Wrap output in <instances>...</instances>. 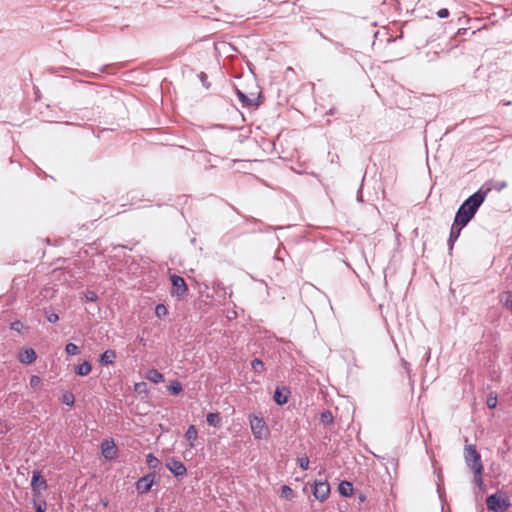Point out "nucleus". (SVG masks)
Here are the masks:
<instances>
[{
  "mask_svg": "<svg viewBox=\"0 0 512 512\" xmlns=\"http://www.w3.org/2000/svg\"><path fill=\"white\" fill-rule=\"evenodd\" d=\"M489 190H478L470 195L458 208L454 220L461 226H466L474 217L479 207L485 201Z\"/></svg>",
  "mask_w": 512,
  "mask_h": 512,
  "instance_id": "obj_1",
  "label": "nucleus"
},
{
  "mask_svg": "<svg viewBox=\"0 0 512 512\" xmlns=\"http://www.w3.org/2000/svg\"><path fill=\"white\" fill-rule=\"evenodd\" d=\"M464 458L465 462L470 467L473 472L479 473L480 470H483V465L481 461V456L476 450L475 445H466L464 449Z\"/></svg>",
  "mask_w": 512,
  "mask_h": 512,
  "instance_id": "obj_2",
  "label": "nucleus"
},
{
  "mask_svg": "<svg viewBox=\"0 0 512 512\" xmlns=\"http://www.w3.org/2000/svg\"><path fill=\"white\" fill-rule=\"evenodd\" d=\"M250 427L256 439L266 438L269 434L268 426L262 417L250 416Z\"/></svg>",
  "mask_w": 512,
  "mask_h": 512,
  "instance_id": "obj_3",
  "label": "nucleus"
},
{
  "mask_svg": "<svg viewBox=\"0 0 512 512\" xmlns=\"http://www.w3.org/2000/svg\"><path fill=\"white\" fill-rule=\"evenodd\" d=\"M172 288L171 295L177 296L178 298H182L188 293V287L183 277L173 274L170 277Z\"/></svg>",
  "mask_w": 512,
  "mask_h": 512,
  "instance_id": "obj_4",
  "label": "nucleus"
},
{
  "mask_svg": "<svg viewBox=\"0 0 512 512\" xmlns=\"http://www.w3.org/2000/svg\"><path fill=\"white\" fill-rule=\"evenodd\" d=\"M487 507L493 512H503L510 507L508 498L501 499L497 494H492L486 499Z\"/></svg>",
  "mask_w": 512,
  "mask_h": 512,
  "instance_id": "obj_5",
  "label": "nucleus"
},
{
  "mask_svg": "<svg viewBox=\"0 0 512 512\" xmlns=\"http://www.w3.org/2000/svg\"><path fill=\"white\" fill-rule=\"evenodd\" d=\"M330 493V485L327 481L316 480L313 488V495L316 499L323 502Z\"/></svg>",
  "mask_w": 512,
  "mask_h": 512,
  "instance_id": "obj_6",
  "label": "nucleus"
},
{
  "mask_svg": "<svg viewBox=\"0 0 512 512\" xmlns=\"http://www.w3.org/2000/svg\"><path fill=\"white\" fill-rule=\"evenodd\" d=\"M154 480H155V474L154 473H149V474L141 477L136 482V489H137V491L139 493H142V494L149 492L151 487L154 484Z\"/></svg>",
  "mask_w": 512,
  "mask_h": 512,
  "instance_id": "obj_7",
  "label": "nucleus"
},
{
  "mask_svg": "<svg viewBox=\"0 0 512 512\" xmlns=\"http://www.w3.org/2000/svg\"><path fill=\"white\" fill-rule=\"evenodd\" d=\"M166 467L176 477H182L187 473L185 465L176 459H171L169 462H167Z\"/></svg>",
  "mask_w": 512,
  "mask_h": 512,
  "instance_id": "obj_8",
  "label": "nucleus"
},
{
  "mask_svg": "<svg viewBox=\"0 0 512 512\" xmlns=\"http://www.w3.org/2000/svg\"><path fill=\"white\" fill-rule=\"evenodd\" d=\"M101 451H102V455L106 459H109V460L114 459L117 455V448L113 441L105 440L101 444Z\"/></svg>",
  "mask_w": 512,
  "mask_h": 512,
  "instance_id": "obj_9",
  "label": "nucleus"
},
{
  "mask_svg": "<svg viewBox=\"0 0 512 512\" xmlns=\"http://www.w3.org/2000/svg\"><path fill=\"white\" fill-rule=\"evenodd\" d=\"M465 226H461L460 223H457L455 220L451 226V229H450V235H449V238H448V246H449V250L451 251L453 249V246L455 244V242L457 241V239L459 238L460 234H461V230L464 228Z\"/></svg>",
  "mask_w": 512,
  "mask_h": 512,
  "instance_id": "obj_10",
  "label": "nucleus"
},
{
  "mask_svg": "<svg viewBox=\"0 0 512 512\" xmlns=\"http://www.w3.org/2000/svg\"><path fill=\"white\" fill-rule=\"evenodd\" d=\"M36 358L37 355L33 348H24L18 354V360L23 364H31Z\"/></svg>",
  "mask_w": 512,
  "mask_h": 512,
  "instance_id": "obj_11",
  "label": "nucleus"
},
{
  "mask_svg": "<svg viewBox=\"0 0 512 512\" xmlns=\"http://www.w3.org/2000/svg\"><path fill=\"white\" fill-rule=\"evenodd\" d=\"M31 487L34 492L39 491L41 489H43V490L47 489V482L41 476L39 471H33Z\"/></svg>",
  "mask_w": 512,
  "mask_h": 512,
  "instance_id": "obj_12",
  "label": "nucleus"
},
{
  "mask_svg": "<svg viewBox=\"0 0 512 512\" xmlns=\"http://www.w3.org/2000/svg\"><path fill=\"white\" fill-rule=\"evenodd\" d=\"M116 358V352L114 350L108 349L100 354L99 363L103 366L111 365L115 362Z\"/></svg>",
  "mask_w": 512,
  "mask_h": 512,
  "instance_id": "obj_13",
  "label": "nucleus"
},
{
  "mask_svg": "<svg viewBox=\"0 0 512 512\" xmlns=\"http://www.w3.org/2000/svg\"><path fill=\"white\" fill-rule=\"evenodd\" d=\"M289 390L286 388H276L273 399L278 405H284L288 402Z\"/></svg>",
  "mask_w": 512,
  "mask_h": 512,
  "instance_id": "obj_14",
  "label": "nucleus"
},
{
  "mask_svg": "<svg viewBox=\"0 0 512 512\" xmlns=\"http://www.w3.org/2000/svg\"><path fill=\"white\" fill-rule=\"evenodd\" d=\"M92 370V365L89 361H84L83 363L75 366L74 371L79 376H87L90 374Z\"/></svg>",
  "mask_w": 512,
  "mask_h": 512,
  "instance_id": "obj_15",
  "label": "nucleus"
},
{
  "mask_svg": "<svg viewBox=\"0 0 512 512\" xmlns=\"http://www.w3.org/2000/svg\"><path fill=\"white\" fill-rule=\"evenodd\" d=\"M338 491L340 495L348 497L353 493V485L349 481H342L338 486Z\"/></svg>",
  "mask_w": 512,
  "mask_h": 512,
  "instance_id": "obj_16",
  "label": "nucleus"
},
{
  "mask_svg": "<svg viewBox=\"0 0 512 512\" xmlns=\"http://www.w3.org/2000/svg\"><path fill=\"white\" fill-rule=\"evenodd\" d=\"M198 435L197 428L195 425H190L185 433V439L189 442L190 447H194V441Z\"/></svg>",
  "mask_w": 512,
  "mask_h": 512,
  "instance_id": "obj_17",
  "label": "nucleus"
},
{
  "mask_svg": "<svg viewBox=\"0 0 512 512\" xmlns=\"http://www.w3.org/2000/svg\"><path fill=\"white\" fill-rule=\"evenodd\" d=\"M147 379L157 384L164 381V376L157 369H150L147 373Z\"/></svg>",
  "mask_w": 512,
  "mask_h": 512,
  "instance_id": "obj_18",
  "label": "nucleus"
},
{
  "mask_svg": "<svg viewBox=\"0 0 512 512\" xmlns=\"http://www.w3.org/2000/svg\"><path fill=\"white\" fill-rule=\"evenodd\" d=\"M500 301L512 312V292L505 291L500 295Z\"/></svg>",
  "mask_w": 512,
  "mask_h": 512,
  "instance_id": "obj_19",
  "label": "nucleus"
},
{
  "mask_svg": "<svg viewBox=\"0 0 512 512\" xmlns=\"http://www.w3.org/2000/svg\"><path fill=\"white\" fill-rule=\"evenodd\" d=\"M206 421L210 426L217 427L221 423V416L219 413H208L206 416Z\"/></svg>",
  "mask_w": 512,
  "mask_h": 512,
  "instance_id": "obj_20",
  "label": "nucleus"
},
{
  "mask_svg": "<svg viewBox=\"0 0 512 512\" xmlns=\"http://www.w3.org/2000/svg\"><path fill=\"white\" fill-rule=\"evenodd\" d=\"M320 421L324 425H330L334 421V417L329 410H325L320 414Z\"/></svg>",
  "mask_w": 512,
  "mask_h": 512,
  "instance_id": "obj_21",
  "label": "nucleus"
},
{
  "mask_svg": "<svg viewBox=\"0 0 512 512\" xmlns=\"http://www.w3.org/2000/svg\"><path fill=\"white\" fill-rule=\"evenodd\" d=\"M146 463L149 466V468L156 469L160 465V461L158 458H156L152 453H149L146 456Z\"/></svg>",
  "mask_w": 512,
  "mask_h": 512,
  "instance_id": "obj_22",
  "label": "nucleus"
},
{
  "mask_svg": "<svg viewBox=\"0 0 512 512\" xmlns=\"http://www.w3.org/2000/svg\"><path fill=\"white\" fill-rule=\"evenodd\" d=\"M251 367L256 373H261L264 370V363L258 359L255 358L251 361Z\"/></svg>",
  "mask_w": 512,
  "mask_h": 512,
  "instance_id": "obj_23",
  "label": "nucleus"
},
{
  "mask_svg": "<svg viewBox=\"0 0 512 512\" xmlns=\"http://www.w3.org/2000/svg\"><path fill=\"white\" fill-rule=\"evenodd\" d=\"M29 384H30V387H31L32 389H34V390H38V389H40V387H41L42 379H41L39 376H37V375H32V376L30 377V382H29Z\"/></svg>",
  "mask_w": 512,
  "mask_h": 512,
  "instance_id": "obj_24",
  "label": "nucleus"
},
{
  "mask_svg": "<svg viewBox=\"0 0 512 512\" xmlns=\"http://www.w3.org/2000/svg\"><path fill=\"white\" fill-rule=\"evenodd\" d=\"M168 390L171 394L177 395L182 391V385L180 382L174 381L169 385Z\"/></svg>",
  "mask_w": 512,
  "mask_h": 512,
  "instance_id": "obj_25",
  "label": "nucleus"
},
{
  "mask_svg": "<svg viewBox=\"0 0 512 512\" xmlns=\"http://www.w3.org/2000/svg\"><path fill=\"white\" fill-rule=\"evenodd\" d=\"M281 496L291 500L294 497V491L287 485L281 487Z\"/></svg>",
  "mask_w": 512,
  "mask_h": 512,
  "instance_id": "obj_26",
  "label": "nucleus"
},
{
  "mask_svg": "<svg viewBox=\"0 0 512 512\" xmlns=\"http://www.w3.org/2000/svg\"><path fill=\"white\" fill-rule=\"evenodd\" d=\"M237 95H238L240 101L245 106H252V105H254V101L252 99H250L249 97H247L242 91L237 90Z\"/></svg>",
  "mask_w": 512,
  "mask_h": 512,
  "instance_id": "obj_27",
  "label": "nucleus"
},
{
  "mask_svg": "<svg viewBox=\"0 0 512 512\" xmlns=\"http://www.w3.org/2000/svg\"><path fill=\"white\" fill-rule=\"evenodd\" d=\"M36 512H46L47 503L45 500H34L33 501Z\"/></svg>",
  "mask_w": 512,
  "mask_h": 512,
  "instance_id": "obj_28",
  "label": "nucleus"
},
{
  "mask_svg": "<svg viewBox=\"0 0 512 512\" xmlns=\"http://www.w3.org/2000/svg\"><path fill=\"white\" fill-rule=\"evenodd\" d=\"M155 314L157 317L161 318L168 314V310L164 304H157L155 307Z\"/></svg>",
  "mask_w": 512,
  "mask_h": 512,
  "instance_id": "obj_29",
  "label": "nucleus"
},
{
  "mask_svg": "<svg viewBox=\"0 0 512 512\" xmlns=\"http://www.w3.org/2000/svg\"><path fill=\"white\" fill-rule=\"evenodd\" d=\"M65 351L69 355H76L80 352L79 347L74 343L66 344Z\"/></svg>",
  "mask_w": 512,
  "mask_h": 512,
  "instance_id": "obj_30",
  "label": "nucleus"
},
{
  "mask_svg": "<svg viewBox=\"0 0 512 512\" xmlns=\"http://www.w3.org/2000/svg\"><path fill=\"white\" fill-rule=\"evenodd\" d=\"M75 398L74 395L70 392H66L63 394L62 402L67 406H72L74 404Z\"/></svg>",
  "mask_w": 512,
  "mask_h": 512,
  "instance_id": "obj_31",
  "label": "nucleus"
},
{
  "mask_svg": "<svg viewBox=\"0 0 512 512\" xmlns=\"http://www.w3.org/2000/svg\"><path fill=\"white\" fill-rule=\"evenodd\" d=\"M85 300L90 302H96L98 300V295L96 292L92 290H88L84 294Z\"/></svg>",
  "mask_w": 512,
  "mask_h": 512,
  "instance_id": "obj_32",
  "label": "nucleus"
},
{
  "mask_svg": "<svg viewBox=\"0 0 512 512\" xmlns=\"http://www.w3.org/2000/svg\"><path fill=\"white\" fill-rule=\"evenodd\" d=\"M297 462H298L299 466L303 470H307L309 468V459H308V457H299L297 459Z\"/></svg>",
  "mask_w": 512,
  "mask_h": 512,
  "instance_id": "obj_33",
  "label": "nucleus"
},
{
  "mask_svg": "<svg viewBox=\"0 0 512 512\" xmlns=\"http://www.w3.org/2000/svg\"><path fill=\"white\" fill-rule=\"evenodd\" d=\"M198 77H199L201 83L203 84V86L208 89L210 87V83L207 80L208 79L207 74L204 72H200Z\"/></svg>",
  "mask_w": 512,
  "mask_h": 512,
  "instance_id": "obj_34",
  "label": "nucleus"
},
{
  "mask_svg": "<svg viewBox=\"0 0 512 512\" xmlns=\"http://www.w3.org/2000/svg\"><path fill=\"white\" fill-rule=\"evenodd\" d=\"M507 187V183L505 181H497L494 183L493 188L497 191H501L502 189Z\"/></svg>",
  "mask_w": 512,
  "mask_h": 512,
  "instance_id": "obj_35",
  "label": "nucleus"
},
{
  "mask_svg": "<svg viewBox=\"0 0 512 512\" xmlns=\"http://www.w3.org/2000/svg\"><path fill=\"white\" fill-rule=\"evenodd\" d=\"M482 471L483 470H480L479 473L477 472H474V482L480 487L483 483L482 481V477H481V474H482Z\"/></svg>",
  "mask_w": 512,
  "mask_h": 512,
  "instance_id": "obj_36",
  "label": "nucleus"
},
{
  "mask_svg": "<svg viewBox=\"0 0 512 512\" xmlns=\"http://www.w3.org/2000/svg\"><path fill=\"white\" fill-rule=\"evenodd\" d=\"M449 14H450L449 10L446 8H442V9L438 10V12H437V16L442 19L447 18L449 16Z\"/></svg>",
  "mask_w": 512,
  "mask_h": 512,
  "instance_id": "obj_37",
  "label": "nucleus"
},
{
  "mask_svg": "<svg viewBox=\"0 0 512 512\" xmlns=\"http://www.w3.org/2000/svg\"><path fill=\"white\" fill-rule=\"evenodd\" d=\"M47 320L50 323H55L59 320V315L57 313H50L47 315Z\"/></svg>",
  "mask_w": 512,
  "mask_h": 512,
  "instance_id": "obj_38",
  "label": "nucleus"
},
{
  "mask_svg": "<svg viewBox=\"0 0 512 512\" xmlns=\"http://www.w3.org/2000/svg\"><path fill=\"white\" fill-rule=\"evenodd\" d=\"M488 406L490 408H494L496 406V399L492 400V399H489L488 400Z\"/></svg>",
  "mask_w": 512,
  "mask_h": 512,
  "instance_id": "obj_39",
  "label": "nucleus"
},
{
  "mask_svg": "<svg viewBox=\"0 0 512 512\" xmlns=\"http://www.w3.org/2000/svg\"><path fill=\"white\" fill-rule=\"evenodd\" d=\"M404 367H405V369H406V371H407V372H409V371H410V365H409V363H407L406 361H404Z\"/></svg>",
  "mask_w": 512,
  "mask_h": 512,
  "instance_id": "obj_40",
  "label": "nucleus"
},
{
  "mask_svg": "<svg viewBox=\"0 0 512 512\" xmlns=\"http://www.w3.org/2000/svg\"><path fill=\"white\" fill-rule=\"evenodd\" d=\"M365 499H366L365 495H362V494H361V495L359 496V500H360L361 502L365 501Z\"/></svg>",
  "mask_w": 512,
  "mask_h": 512,
  "instance_id": "obj_41",
  "label": "nucleus"
},
{
  "mask_svg": "<svg viewBox=\"0 0 512 512\" xmlns=\"http://www.w3.org/2000/svg\"><path fill=\"white\" fill-rule=\"evenodd\" d=\"M103 504H104V506H107L108 502L107 501H103Z\"/></svg>",
  "mask_w": 512,
  "mask_h": 512,
  "instance_id": "obj_42",
  "label": "nucleus"
},
{
  "mask_svg": "<svg viewBox=\"0 0 512 512\" xmlns=\"http://www.w3.org/2000/svg\"><path fill=\"white\" fill-rule=\"evenodd\" d=\"M156 512H164V511H159V510H157Z\"/></svg>",
  "mask_w": 512,
  "mask_h": 512,
  "instance_id": "obj_43",
  "label": "nucleus"
}]
</instances>
